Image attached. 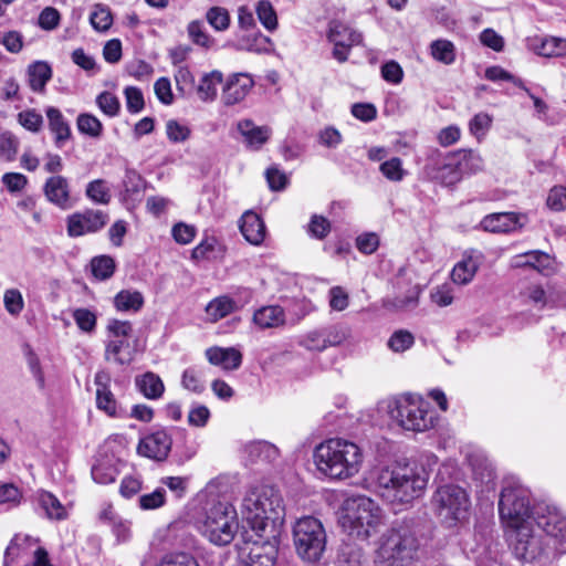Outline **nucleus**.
Segmentation results:
<instances>
[{"label": "nucleus", "instance_id": "nucleus-1", "mask_svg": "<svg viewBox=\"0 0 566 566\" xmlns=\"http://www.w3.org/2000/svg\"><path fill=\"white\" fill-rule=\"evenodd\" d=\"M428 480V472L422 467L398 462L381 468L376 475L381 497L391 504L411 503L421 496Z\"/></svg>", "mask_w": 566, "mask_h": 566}, {"label": "nucleus", "instance_id": "nucleus-2", "mask_svg": "<svg viewBox=\"0 0 566 566\" xmlns=\"http://www.w3.org/2000/svg\"><path fill=\"white\" fill-rule=\"evenodd\" d=\"M244 521L251 531L266 532L270 537H280L285 517L281 494L270 486L251 490L242 503Z\"/></svg>", "mask_w": 566, "mask_h": 566}, {"label": "nucleus", "instance_id": "nucleus-3", "mask_svg": "<svg viewBox=\"0 0 566 566\" xmlns=\"http://www.w3.org/2000/svg\"><path fill=\"white\" fill-rule=\"evenodd\" d=\"M314 463L317 470L335 480H345L356 475L363 463V452L353 441L332 438L321 442L314 450Z\"/></svg>", "mask_w": 566, "mask_h": 566}, {"label": "nucleus", "instance_id": "nucleus-4", "mask_svg": "<svg viewBox=\"0 0 566 566\" xmlns=\"http://www.w3.org/2000/svg\"><path fill=\"white\" fill-rule=\"evenodd\" d=\"M381 523V510L365 495L348 497L344 501L339 524L349 537L367 541L377 532Z\"/></svg>", "mask_w": 566, "mask_h": 566}, {"label": "nucleus", "instance_id": "nucleus-5", "mask_svg": "<svg viewBox=\"0 0 566 566\" xmlns=\"http://www.w3.org/2000/svg\"><path fill=\"white\" fill-rule=\"evenodd\" d=\"M418 549L419 541L412 524L398 523L382 535L375 562L378 566H408Z\"/></svg>", "mask_w": 566, "mask_h": 566}, {"label": "nucleus", "instance_id": "nucleus-6", "mask_svg": "<svg viewBox=\"0 0 566 566\" xmlns=\"http://www.w3.org/2000/svg\"><path fill=\"white\" fill-rule=\"evenodd\" d=\"M201 534L214 545L230 544L239 530V521L234 507L227 502L209 504L199 520Z\"/></svg>", "mask_w": 566, "mask_h": 566}, {"label": "nucleus", "instance_id": "nucleus-7", "mask_svg": "<svg viewBox=\"0 0 566 566\" xmlns=\"http://www.w3.org/2000/svg\"><path fill=\"white\" fill-rule=\"evenodd\" d=\"M390 417L406 430L424 432L432 429L438 420L430 403L419 396L407 395L389 405Z\"/></svg>", "mask_w": 566, "mask_h": 566}, {"label": "nucleus", "instance_id": "nucleus-8", "mask_svg": "<svg viewBox=\"0 0 566 566\" xmlns=\"http://www.w3.org/2000/svg\"><path fill=\"white\" fill-rule=\"evenodd\" d=\"M327 535L322 522L314 516L298 518L293 526L296 554L305 562H318L326 548Z\"/></svg>", "mask_w": 566, "mask_h": 566}, {"label": "nucleus", "instance_id": "nucleus-9", "mask_svg": "<svg viewBox=\"0 0 566 566\" xmlns=\"http://www.w3.org/2000/svg\"><path fill=\"white\" fill-rule=\"evenodd\" d=\"M500 517L505 527H517L531 522L530 491L516 481L507 482L500 495Z\"/></svg>", "mask_w": 566, "mask_h": 566}, {"label": "nucleus", "instance_id": "nucleus-10", "mask_svg": "<svg viewBox=\"0 0 566 566\" xmlns=\"http://www.w3.org/2000/svg\"><path fill=\"white\" fill-rule=\"evenodd\" d=\"M432 505L440 521L452 527L467 520L471 503L463 488L446 484L434 492Z\"/></svg>", "mask_w": 566, "mask_h": 566}, {"label": "nucleus", "instance_id": "nucleus-11", "mask_svg": "<svg viewBox=\"0 0 566 566\" xmlns=\"http://www.w3.org/2000/svg\"><path fill=\"white\" fill-rule=\"evenodd\" d=\"M106 331L105 360L120 366L129 365L136 354L135 346L130 343L133 336L132 323L128 321L111 319Z\"/></svg>", "mask_w": 566, "mask_h": 566}, {"label": "nucleus", "instance_id": "nucleus-12", "mask_svg": "<svg viewBox=\"0 0 566 566\" xmlns=\"http://www.w3.org/2000/svg\"><path fill=\"white\" fill-rule=\"evenodd\" d=\"M251 532L253 534L243 535L244 543L239 547L243 563L247 566H274L279 537H270L262 531Z\"/></svg>", "mask_w": 566, "mask_h": 566}, {"label": "nucleus", "instance_id": "nucleus-13", "mask_svg": "<svg viewBox=\"0 0 566 566\" xmlns=\"http://www.w3.org/2000/svg\"><path fill=\"white\" fill-rule=\"evenodd\" d=\"M534 520L538 527L556 542V549L565 553L566 516L556 506L538 504L534 510Z\"/></svg>", "mask_w": 566, "mask_h": 566}, {"label": "nucleus", "instance_id": "nucleus-14", "mask_svg": "<svg viewBox=\"0 0 566 566\" xmlns=\"http://www.w3.org/2000/svg\"><path fill=\"white\" fill-rule=\"evenodd\" d=\"M506 528L510 546L516 558L531 562L542 554L543 547L539 538L533 534L532 522Z\"/></svg>", "mask_w": 566, "mask_h": 566}, {"label": "nucleus", "instance_id": "nucleus-15", "mask_svg": "<svg viewBox=\"0 0 566 566\" xmlns=\"http://www.w3.org/2000/svg\"><path fill=\"white\" fill-rule=\"evenodd\" d=\"M109 221L107 212L98 209H85L66 219L69 237L77 238L101 231Z\"/></svg>", "mask_w": 566, "mask_h": 566}, {"label": "nucleus", "instance_id": "nucleus-16", "mask_svg": "<svg viewBox=\"0 0 566 566\" xmlns=\"http://www.w3.org/2000/svg\"><path fill=\"white\" fill-rule=\"evenodd\" d=\"M328 39L334 43L333 56L338 62H345L348 57L349 49L360 44L363 35L342 22H332Z\"/></svg>", "mask_w": 566, "mask_h": 566}, {"label": "nucleus", "instance_id": "nucleus-17", "mask_svg": "<svg viewBox=\"0 0 566 566\" xmlns=\"http://www.w3.org/2000/svg\"><path fill=\"white\" fill-rule=\"evenodd\" d=\"M112 377L106 370H98L94 376L96 386V408L108 417H123L124 410L118 405L114 394L111 390Z\"/></svg>", "mask_w": 566, "mask_h": 566}, {"label": "nucleus", "instance_id": "nucleus-18", "mask_svg": "<svg viewBox=\"0 0 566 566\" xmlns=\"http://www.w3.org/2000/svg\"><path fill=\"white\" fill-rule=\"evenodd\" d=\"M172 440L166 430H156L140 439L137 452L155 461L167 459L171 450Z\"/></svg>", "mask_w": 566, "mask_h": 566}, {"label": "nucleus", "instance_id": "nucleus-19", "mask_svg": "<svg viewBox=\"0 0 566 566\" xmlns=\"http://www.w3.org/2000/svg\"><path fill=\"white\" fill-rule=\"evenodd\" d=\"M527 216L516 212H496L485 216L480 227L484 231L500 233L511 232L523 228L527 223Z\"/></svg>", "mask_w": 566, "mask_h": 566}, {"label": "nucleus", "instance_id": "nucleus-20", "mask_svg": "<svg viewBox=\"0 0 566 566\" xmlns=\"http://www.w3.org/2000/svg\"><path fill=\"white\" fill-rule=\"evenodd\" d=\"M43 191L51 203L64 210L71 208L70 185L65 177L55 175L48 178Z\"/></svg>", "mask_w": 566, "mask_h": 566}, {"label": "nucleus", "instance_id": "nucleus-21", "mask_svg": "<svg viewBox=\"0 0 566 566\" xmlns=\"http://www.w3.org/2000/svg\"><path fill=\"white\" fill-rule=\"evenodd\" d=\"M482 261V254L478 251H470L453 266L451 272L452 281L459 285L469 284L475 276Z\"/></svg>", "mask_w": 566, "mask_h": 566}, {"label": "nucleus", "instance_id": "nucleus-22", "mask_svg": "<svg viewBox=\"0 0 566 566\" xmlns=\"http://www.w3.org/2000/svg\"><path fill=\"white\" fill-rule=\"evenodd\" d=\"M525 300L537 308L553 307L557 305L563 296L553 285L545 287L538 284L527 286L523 293Z\"/></svg>", "mask_w": 566, "mask_h": 566}, {"label": "nucleus", "instance_id": "nucleus-23", "mask_svg": "<svg viewBox=\"0 0 566 566\" xmlns=\"http://www.w3.org/2000/svg\"><path fill=\"white\" fill-rule=\"evenodd\" d=\"M253 86V80L247 74L233 75L223 90V101L227 105H234L244 99Z\"/></svg>", "mask_w": 566, "mask_h": 566}, {"label": "nucleus", "instance_id": "nucleus-24", "mask_svg": "<svg viewBox=\"0 0 566 566\" xmlns=\"http://www.w3.org/2000/svg\"><path fill=\"white\" fill-rule=\"evenodd\" d=\"M238 130L243 137V143L251 149H260L268 142L271 129L268 126H256L250 119H243L238 123Z\"/></svg>", "mask_w": 566, "mask_h": 566}, {"label": "nucleus", "instance_id": "nucleus-25", "mask_svg": "<svg viewBox=\"0 0 566 566\" xmlns=\"http://www.w3.org/2000/svg\"><path fill=\"white\" fill-rule=\"evenodd\" d=\"M210 364L221 366L224 370H234L241 366L242 354L233 348L211 347L206 350Z\"/></svg>", "mask_w": 566, "mask_h": 566}, {"label": "nucleus", "instance_id": "nucleus-26", "mask_svg": "<svg viewBox=\"0 0 566 566\" xmlns=\"http://www.w3.org/2000/svg\"><path fill=\"white\" fill-rule=\"evenodd\" d=\"M240 230L248 242L259 245L265 238V226L259 214L253 211L243 213Z\"/></svg>", "mask_w": 566, "mask_h": 566}, {"label": "nucleus", "instance_id": "nucleus-27", "mask_svg": "<svg viewBox=\"0 0 566 566\" xmlns=\"http://www.w3.org/2000/svg\"><path fill=\"white\" fill-rule=\"evenodd\" d=\"M252 322L260 329L277 328L285 324V312L279 305L262 306L254 312Z\"/></svg>", "mask_w": 566, "mask_h": 566}, {"label": "nucleus", "instance_id": "nucleus-28", "mask_svg": "<svg viewBox=\"0 0 566 566\" xmlns=\"http://www.w3.org/2000/svg\"><path fill=\"white\" fill-rule=\"evenodd\" d=\"M528 46L545 57L566 55V39L562 38H532L528 39Z\"/></svg>", "mask_w": 566, "mask_h": 566}, {"label": "nucleus", "instance_id": "nucleus-29", "mask_svg": "<svg viewBox=\"0 0 566 566\" xmlns=\"http://www.w3.org/2000/svg\"><path fill=\"white\" fill-rule=\"evenodd\" d=\"M135 385L147 399H159L165 392V385L161 378L153 371H147L140 376H137L135 379Z\"/></svg>", "mask_w": 566, "mask_h": 566}, {"label": "nucleus", "instance_id": "nucleus-30", "mask_svg": "<svg viewBox=\"0 0 566 566\" xmlns=\"http://www.w3.org/2000/svg\"><path fill=\"white\" fill-rule=\"evenodd\" d=\"M240 310L238 303L228 295H221L211 300L206 306L207 316L211 322H218Z\"/></svg>", "mask_w": 566, "mask_h": 566}, {"label": "nucleus", "instance_id": "nucleus-31", "mask_svg": "<svg viewBox=\"0 0 566 566\" xmlns=\"http://www.w3.org/2000/svg\"><path fill=\"white\" fill-rule=\"evenodd\" d=\"M50 130L55 135V144L59 148L71 137V129L60 109L48 107L45 111Z\"/></svg>", "mask_w": 566, "mask_h": 566}, {"label": "nucleus", "instance_id": "nucleus-32", "mask_svg": "<svg viewBox=\"0 0 566 566\" xmlns=\"http://www.w3.org/2000/svg\"><path fill=\"white\" fill-rule=\"evenodd\" d=\"M223 76L219 71L206 73L196 85L195 93L202 102H212L217 97L218 86L222 83Z\"/></svg>", "mask_w": 566, "mask_h": 566}, {"label": "nucleus", "instance_id": "nucleus-33", "mask_svg": "<svg viewBox=\"0 0 566 566\" xmlns=\"http://www.w3.org/2000/svg\"><path fill=\"white\" fill-rule=\"evenodd\" d=\"M33 547H38L34 538L29 535H15L6 549V565L12 564L17 558L31 553Z\"/></svg>", "mask_w": 566, "mask_h": 566}, {"label": "nucleus", "instance_id": "nucleus-34", "mask_svg": "<svg viewBox=\"0 0 566 566\" xmlns=\"http://www.w3.org/2000/svg\"><path fill=\"white\" fill-rule=\"evenodd\" d=\"M28 82L33 92H42L52 77L51 66L43 61H36L28 67Z\"/></svg>", "mask_w": 566, "mask_h": 566}, {"label": "nucleus", "instance_id": "nucleus-35", "mask_svg": "<svg viewBox=\"0 0 566 566\" xmlns=\"http://www.w3.org/2000/svg\"><path fill=\"white\" fill-rule=\"evenodd\" d=\"M454 154L446 157L434 176L442 185L453 186L459 182L463 175Z\"/></svg>", "mask_w": 566, "mask_h": 566}, {"label": "nucleus", "instance_id": "nucleus-36", "mask_svg": "<svg viewBox=\"0 0 566 566\" xmlns=\"http://www.w3.org/2000/svg\"><path fill=\"white\" fill-rule=\"evenodd\" d=\"M145 298L139 291L122 290L114 297V306L119 312H138L144 306Z\"/></svg>", "mask_w": 566, "mask_h": 566}, {"label": "nucleus", "instance_id": "nucleus-37", "mask_svg": "<svg viewBox=\"0 0 566 566\" xmlns=\"http://www.w3.org/2000/svg\"><path fill=\"white\" fill-rule=\"evenodd\" d=\"M273 46L272 40L256 31L251 35H245L239 41V48L254 53H268Z\"/></svg>", "mask_w": 566, "mask_h": 566}, {"label": "nucleus", "instance_id": "nucleus-38", "mask_svg": "<svg viewBox=\"0 0 566 566\" xmlns=\"http://www.w3.org/2000/svg\"><path fill=\"white\" fill-rule=\"evenodd\" d=\"M38 503L51 520H63L66 517V510L57 497L52 493L42 492L39 494Z\"/></svg>", "mask_w": 566, "mask_h": 566}, {"label": "nucleus", "instance_id": "nucleus-39", "mask_svg": "<svg viewBox=\"0 0 566 566\" xmlns=\"http://www.w3.org/2000/svg\"><path fill=\"white\" fill-rule=\"evenodd\" d=\"M254 11L260 23L269 32H274L279 27L277 14L269 0H260L255 3Z\"/></svg>", "mask_w": 566, "mask_h": 566}, {"label": "nucleus", "instance_id": "nucleus-40", "mask_svg": "<svg viewBox=\"0 0 566 566\" xmlns=\"http://www.w3.org/2000/svg\"><path fill=\"white\" fill-rule=\"evenodd\" d=\"M551 263L549 255L542 251H530L515 256V266H530L541 272L548 269Z\"/></svg>", "mask_w": 566, "mask_h": 566}, {"label": "nucleus", "instance_id": "nucleus-41", "mask_svg": "<svg viewBox=\"0 0 566 566\" xmlns=\"http://www.w3.org/2000/svg\"><path fill=\"white\" fill-rule=\"evenodd\" d=\"M188 38L191 42L206 50L214 45V39L206 31L205 24L200 20L190 21L187 25Z\"/></svg>", "mask_w": 566, "mask_h": 566}, {"label": "nucleus", "instance_id": "nucleus-42", "mask_svg": "<svg viewBox=\"0 0 566 566\" xmlns=\"http://www.w3.org/2000/svg\"><path fill=\"white\" fill-rule=\"evenodd\" d=\"M458 165L461 168L462 175H470L481 171L484 166V161L480 154L473 150H460L454 153Z\"/></svg>", "mask_w": 566, "mask_h": 566}, {"label": "nucleus", "instance_id": "nucleus-43", "mask_svg": "<svg viewBox=\"0 0 566 566\" xmlns=\"http://www.w3.org/2000/svg\"><path fill=\"white\" fill-rule=\"evenodd\" d=\"M85 196L98 205H108L112 199L111 190L104 179H95L86 185Z\"/></svg>", "mask_w": 566, "mask_h": 566}, {"label": "nucleus", "instance_id": "nucleus-44", "mask_svg": "<svg viewBox=\"0 0 566 566\" xmlns=\"http://www.w3.org/2000/svg\"><path fill=\"white\" fill-rule=\"evenodd\" d=\"M116 269L115 260L109 255H98L91 260L92 274L99 281L109 279Z\"/></svg>", "mask_w": 566, "mask_h": 566}, {"label": "nucleus", "instance_id": "nucleus-45", "mask_svg": "<svg viewBox=\"0 0 566 566\" xmlns=\"http://www.w3.org/2000/svg\"><path fill=\"white\" fill-rule=\"evenodd\" d=\"M430 52L434 60L450 65L455 60V48L448 40H436L430 44Z\"/></svg>", "mask_w": 566, "mask_h": 566}, {"label": "nucleus", "instance_id": "nucleus-46", "mask_svg": "<svg viewBox=\"0 0 566 566\" xmlns=\"http://www.w3.org/2000/svg\"><path fill=\"white\" fill-rule=\"evenodd\" d=\"M123 198L124 200L133 199L142 193L144 189V179L135 170L128 169L123 179Z\"/></svg>", "mask_w": 566, "mask_h": 566}, {"label": "nucleus", "instance_id": "nucleus-47", "mask_svg": "<svg viewBox=\"0 0 566 566\" xmlns=\"http://www.w3.org/2000/svg\"><path fill=\"white\" fill-rule=\"evenodd\" d=\"M176 88L184 97L195 94L196 81L191 71L186 66H180L175 74Z\"/></svg>", "mask_w": 566, "mask_h": 566}, {"label": "nucleus", "instance_id": "nucleus-48", "mask_svg": "<svg viewBox=\"0 0 566 566\" xmlns=\"http://www.w3.org/2000/svg\"><path fill=\"white\" fill-rule=\"evenodd\" d=\"M78 130L93 138H98L103 134V124L101 120L88 113L80 114L76 120Z\"/></svg>", "mask_w": 566, "mask_h": 566}, {"label": "nucleus", "instance_id": "nucleus-49", "mask_svg": "<svg viewBox=\"0 0 566 566\" xmlns=\"http://www.w3.org/2000/svg\"><path fill=\"white\" fill-rule=\"evenodd\" d=\"M206 20L218 32L226 31L230 27V14L223 7L209 8L206 12Z\"/></svg>", "mask_w": 566, "mask_h": 566}, {"label": "nucleus", "instance_id": "nucleus-50", "mask_svg": "<svg viewBox=\"0 0 566 566\" xmlns=\"http://www.w3.org/2000/svg\"><path fill=\"white\" fill-rule=\"evenodd\" d=\"M20 146L19 138L11 132L0 134V157L7 161H13Z\"/></svg>", "mask_w": 566, "mask_h": 566}, {"label": "nucleus", "instance_id": "nucleus-51", "mask_svg": "<svg viewBox=\"0 0 566 566\" xmlns=\"http://www.w3.org/2000/svg\"><path fill=\"white\" fill-rule=\"evenodd\" d=\"M90 22L96 31H107L113 23V17L109 9L103 4H96L94 11L91 13Z\"/></svg>", "mask_w": 566, "mask_h": 566}, {"label": "nucleus", "instance_id": "nucleus-52", "mask_svg": "<svg viewBox=\"0 0 566 566\" xmlns=\"http://www.w3.org/2000/svg\"><path fill=\"white\" fill-rule=\"evenodd\" d=\"M96 104L103 114L108 117H116L120 112L118 97L108 91H104L97 95Z\"/></svg>", "mask_w": 566, "mask_h": 566}, {"label": "nucleus", "instance_id": "nucleus-53", "mask_svg": "<svg viewBox=\"0 0 566 566\" xmlns=\"http://www.w3.org/2000/svg\"><path fill=\"white\" fill-rule=\"evenodd\" d=\"M118 474L117 469L105 461H101L93 465L92 468V478L96 483L99 484H109L116 480Z\"/></svg>", "mask_w": 566, "mask_h": 566}, {"label": "nucleus", "instance_id": "nucleus-54", "mask_svg": "<svg viewBox=\"0 0 566 566\" xmlns=\"http://www.w3.org/2000/svg\"><path fill=\"white\" fill-rule=\"evenodd\" d=\"M327 347L344 343L350 335V329L345 324H335L323 329Z\"/></svg>", "mask_w": 566, "mask_h": 566}, {"label": "nucleus", "instance_id": "nucleus-55", "mask_svg": "<svg viewBox=\"0 0 566 566\" xmlns=\"http://www.w3.org/2000/svg\"><path fill=\"white\" fill-rule=\"evenodd\" d=\"M250 453L251 455H254L265 462H273L280 455L279 449L268 441H259L253 443L250 447Z\"/></svg>", "mask_w": 566, "mask_h": 566}, {"label": "nucleus", "instance_id": "nucleus-56", "mask_svg": "<svg viewBox=\"0 0 566 566\" xmlns=\"http://www.w3.org/2000/svg\"><path fill=\"white\" fill-rule=\"evenodd\" d=\"M415 343L413 335L405 329L396 331L388 339V347L395 353L409 349Z\"/></svg>", "mask_w": 566, "mask_h": 566}, {"label": "nucleus", "instance_id": "nucleus-57", "mask_svg": "<svg viewBox=\"0 0 566 566\" xmlns=\"http://www.w3.org/2000/svg\"><path fill=\"white\" fill-rule=\"evenodd\" d=\"M181 385L185 389L195 394H201L205 390V384L201 380L200 371L195 367L185 369L181 377Z\"/></svg>", "mask_w": 566, "mask_h": 566}, {"label": "nucleus", "instance_id": "nucleus-58", "mask_svg": "<svg viewBox=\"0 0 566 566\" xmlns=\"http://www.w3.org/2000/svg\"><path fill=\"white\" fill-rule=\"evenodd\" d=\"M127 111L132 114L142 112L145 107L143 92L136 86H127L124 90Z\"/></svg>", "mask_w": 566, "mask_h": 566}, {"label": "nucleus", "instance_id": "nucleus-59", "mask_svg": "<svg viewBox=\"0 0 566 566\" xmlns=\"http://www.w3.org/2000/svg\"><path fill=\"white\" fill-rule=\"evenodd\" d=\"M157 566H200V564L189 553H174L164 556Z\"/></svg>", "mask_w": 566, "mask_h": 566}, {"label": "nucleus", "instance_id": "nucleus-60", "mask_svg": "<svg viewBox=\"0 0 566 566\" xmlns=\"http://www.w3.org/2000/svg\"><path fill=\"white\" fill-rule=\"evenodd\" d=\"M73 318L81 331L85 333L95 331L97 318L92 311L87 308H76L73 312Z\"/></svg>", "mask_w": 566, "mask_h": 566}, {"label": "nucleus", "instance_id": "nucleus-61", "mask_svg": "<svg viewBox=\"0 0 566 566\" xmlns=\"http://www.w3.org/2000/svg\"><path fill=\"white\" fill-rule=\"evenodd\" d=\"M18 122L25 129L38 133L43 125V117L35 109H28L18 114Z\"/></svg>", "mask_w": 566, "mask_h": 566}, {"label": "nucleus", "instance_id": "nucleus-62", "mask_svg": "<svg viewBox=\"0 0 566 566\" xmlns=\"http://www.w3.org/2000/svg\"><path fill=\"white\" fill-rule=\"evenodd\" d=\"M166 134L170 142L181 143L189 138L190 129L186 125H181L175 119H170L166 124Z\"/></svg>", "mask_w": 566, "mask_h": 566}, {"label": "nucleus", "instance_id": "nucleus-63", "mask_svg": "<svg viewBox=\"0 0 566 566\" xmlns=\"http://www.w3.org/2000/svg\"><path fill=\"white\" fill-rule=\"evenodd\" d=\"M318 143L327 148H336L343 142V136L338 129L333 126H327L319 130L317 135Z\"/></svg>", "mask_w": 566, "mask_h": 566}, {"label": "nucleus", "instance_id": "nucleus-64", "mask_svg": "<svg viewBox=\"0 0 566 566\" xmlns=\"http://www.w3.org/2000/svg\"><path fill=\"white\" fill-rule=\"evenodd\" d=\"M547 206L554 211L566 209V187L555 186L551 189L547 197Z\"/></svg>", "mask_w": 566, "mask_h": 566}]
</instances>
